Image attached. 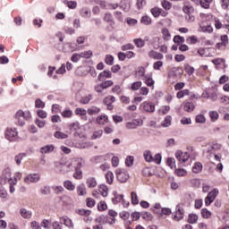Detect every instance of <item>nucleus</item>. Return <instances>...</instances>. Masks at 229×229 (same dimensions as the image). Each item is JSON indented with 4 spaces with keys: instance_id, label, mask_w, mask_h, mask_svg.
<instances>
[{
    "instance_id": "obj_63",
    "label": "nucleus",
    "mask_w": 229,
    "mask_h": 229,
    "mask_svg": "<svg viewBox=\"0 0 229 229\" xmlns=\"http://www.w3.org/2000/svg\"><path fill=\"white\" fill-rule=\"evenodd\" d=\"M81 17H89V15H90V11L87 8H82L81 10Z\"/></svg>"
},
{
    "instance_id": "obj_50",
    "label": "nucleus",
    "mask_w": 229,
    "mask_h": 229,
    "mask_svg": "<svg viewBox=\"0 0 229 229\" xmlns=\"http://www.w3.org/2000/svg\"><path fill=\"white\" fill-rule=\"evenodd\" d=\"M185 72L191 76V74H194V67L191 66V64H186L184 66Z\"/></svg>"
},
{
    "instance_id": "obj_35",
    "label": "nucleus",
    "mask_w": 229,
    "mask_h": 229,
    "mask_svg": "<svg viewBox=\"0 0 229 229\" xmlns=\"http://www.w3.org/2000/svg\"><path fill=\"white\" fill-rule=\"evenodd\" d=\"M182 12H184L186 15H190L191 13H194V7L191 5H184L182 7Z\"/></svg>"
},
{
    "instance_id": "obj_24",
    "label": "nucleus",
    "mask_w": 229,
    "mask_h": 229,
    "mask_svg": "<svg viewBox=\"0 0 229 229\" xmlns=\"http://www.w3.org/2000/svg\"><path fill=\"white\" fill-rule=\"evenodd\" d=\"M64 187L67 189V191H74L76 186L70 180L64 182Z\"/></svg>"
},
{
    "instance_id": "obj_36",
    "label": "nucleus",
    "mask_w": 229,
    "mask_h": 229,
    "mask_svg": "<svg viewBox=\"0 0 229 229\" xmlns=\"http://www.w3.org/2000/svg\"><path fill=\"white\" fill-rule=\"evenodd\" d=\"M106 182L109 183V185H112V183H114V173L107 172L106 174Z\"/></svg>"
},
{
    "instance_id": "obj_1",
    "label": "nucleus",
    "mask_w": 229,
    "mask_h": 229,
    "mask_svg": "<svg viewBox=\"0 0 229 229\" xmlns=\"http://www.w3.org/2000/svg\"><path fill=\"white\" fill-rule=\"evenodd\" d=\"M15 119L18 120V124L19 126H24V124H26L25 121H30V119H31V113H30V111H22V110H18L15 114Z\"/></svg>"
},
{
    "instance_id": "obj_7",
    "label": "nucleus",
    "mask_w": 229,
    "mask_h": 229,
    "mask_svg": "<svg viewBox=\"0 0 229 229\" xmlns=\"http://www.w3.org/2000/svg\"><path fill=\"white\" fill-rule=\"evenodd\" d=\"M12 178V170L10 168H5L2 175L0 176V183L1 185H5L8 183V181Z\"/></svg>"
},
{
    "instance_id": "obj_12",
    "label": "nucleus",
    "mask_w": 229,
    "mask_h": 229,
    "mask_svg": "<svg viewBox=\"0 0 229 229\" xmlns=\"http://www.w3.org/2000/svg\"><path fill=\"white\" fill-rule=\"evenodd\" d=\"M104 105H106L107 110H114V105L112 103H115V97L108 96L104 98Z\"/></svg>"
},
{
    "instance_id": "obj_16",
    "label": "nucleus",
    "mask_w": 229,
    "mask_h": 229,
    "mask_svg": "<svg viewBox=\"0 0 229 229\" xmlns=\"http://www.w3.org/2000/svg\"><path fill=\"white\" fill-rule=\"evenodd\" d=\"M98 81H103L105 78H112V72L108 70H105L98 74Z\"/></svg>"
},
{
    "instance_id": "obj_30",
    "label": "nucleus",
    "mask_w": 229,
    "mask_h": 229,
    "mask_svg": "<svg viewBox=\"0 0 229 229\" xmlns=\"http://www.w3.org/2000/svg\"><path fill=\"white\" fill-rule=\"evenodd\" d=\"M133 43L135 44L136 47L142 48L146 46L144 40L140 38L133 39Z\"/></svg>"
},
{
    "instance_id": "obj_49",
    "label": "nucleus",
    "mask_w": 229,
    "mask_h": 229,
    "mask_svg": "<svg viewBox=\"0 0 229 229\" xmlns=\"http://www.w3.org/2000/svg\"><path fill=\"white\" fill-rule=\"evenodd\" d=\"M103 135V130H98L93 133L91 136V139L93 140H96V139H101V136Z\"/></svg>"
},
{
    "instance_id": "obj_23",
    "label": "nucleus",
    "mask_w": 229,
    "mask_h": 229,
    "mask_svg": "<svg viewBox=\"0 0 229 229\" xmlns=\"http://www.w3.org/2000/svg\"><path fill=\"white\" fill-rule=\"evenodd\" d=\"M136 74L139 76V78H140V80H144L146 78V68L142 66L138 68Z\"/></svg>"
},
{
    "instance_id": "obj_25",
    "label": "nucleus",
    "mask_w": 229,
    "mask_h": 229,
    "mask_svg": "<svg viewBox=\"0 0 229 229\" xmlns=\"http://www.w3.org/2000/svg\"><path fill=\"white\" fill-rule=\"evenodd\" d=\"M201 216L204 219H210L212 217V212L204 208L201 209Z\"/></svg>"
},
{
    "instance_id": "obj_52",
    "label": "nucleus",
    "mask_w": 229,
    "mask_h": 229,
    "mask_svg": "<svg viewBox=\"0 0 229 229\" xmlns=\"http://www.w3.org/2000/svg\"><path fill=\"white\" fill-rule=\"evenodd\" d=\"M35 106L36 108H44L46 106V103H44L40 98H38L35 101Z\"/></svg>"
},
{
    "instance_id": "obj_9",
    "label": "nucleus",
    "mask_w": 229,
    "mask_h": 229,
    "mask_svg": "<svg viewBox=\"0 0 229 229\" xmlns=\"http://www.w3.org/2000/svg\"><path fill=\"white\" fill-rule=\"evenodd\" d=\"M175 210V216L173 217L174 221H182V219H183V215L185 214V209H183L182 205L178 204Z\"/></svg>"
},
{
    "instance_id": "obj_26",
    "label": "nucleus",
    "mask_w": 229,
    "mask_h": 229,
    "mask_svg": "<svg viewBox=\"0 0 229 229\" xmlns=\"http://www.w3.org/2000/svg\"><path fill=\"white\" fill-rule=\"evenodd\" d=\"M203 171V165L201 163L198 162L195 163V165L192 167V172L195 174L201 173Z\"/></svg>"
},
{
    "instance_id": "obj_33",
    "label": "nucleus",
    "mask_w": 229,
    "mask_h": 229,
    "mask_svg": "<svg viewBox=\"0 0 229 229\" xmlns=\"http://www.w3.org/2000/svg\"><path fill=\"white\" fill-rule=\"evenodd\" d=\"M172 117L171 115H167L165 116V120L162 123V126L163 128H169V126H171V121H172Z\"/></svg>"
},
{
    "instance_id": "obj_42",
    "label": "nucleus",
    "mask_w": 229,
    "mask_h": 229,
    "mask_svg": "<svg viewBox=\"0 0 229 229\" xmlns=\"http://www.w3.org/2000/svg\"><path fill=\"white\" fill-rule=\"evenodd\" d=\"M140 22L145 26H149V24H151V18L149 16H143L140 20Z\"/></svg>"
},
{
    "instance_id": "obj_19",
    "label": "nucleus",
    "mask_w": 229,
    "mask_h": 229,
    "mask_svg": "<svg viewBox=\"0 0 229 229\" xmlns=\"http://www.w3.org/2000/svg\"><path fill=\"white\" fill-rule=\"evenodd\" d=\"M87 186L89 189H94L98 186V182L96 181V178L94 177H89L86 181Z\"/></svg>"
},
{
    "instance_id": "obj_54",
    "label": "nucleus",
    "mask_w": 229,
    "mask_h": 229,
    "mask_svg": "<svg viewBox=\"0 0 229 229\" xmlns=\"http://www.w3.org/2000/svg\"><path fill=\"white\" fill-rule=\"evenodd\" d=\"M175 174L177 176H186L187 175V170L183 168H178L175 170Z\"/></svg>"
},
{
    "instance_id": "obj_21",
    "label": "nucleus",
    "mask_w": 229,
    "mask_h": 229,
    "mask_svg": "<svg viewBox=\"0 0 229 229\" xmlns=\"http://www.w3.org/2000/svg\"><path fill=\"white\" fill-rule=\"evenodd\" d=\"M114 198L112 199V201L114 205H117V203H121V201H124V195H119L117 192L114 193Z\"/></svg>"
},
{
    "instance_id": "obj_60",
    "label": "nucleus",
    "mask_w": 229,
    "mask_h": 229,
    "mask_svg": "<svg viewBox=\"0 0 229 229\" xmlns=\"http://www.w3.org/2000/svg\"><path fill=\"white\" fill-rule=\"evenodd\" d=\"M133 160H134V157L132 156L127 157L125 160V164L127 167H131V165H133Z\"/></svg>"
},
{
    "instance_id": "obj_27",
    "label": "nucleus",
    "mask_w": 229,
    "mask_h": 229,
    "mask_svg": "<svg viewBox=\"0 0 229 229\" xmlns=\"http://www.w3.org/2000/svg\"><path fill=\"white\" fill-rule=\"evenodd\" d=\"M188 223H190V225H196V223H198V215L190 214L188 217Z\"/></svg>"
},
{
    "instance_id": "obj_57",
    "label": "nucleus",
    "mask_w": 229,
    "mask_h": 229,
    "mask_svg": "<svg viewBox=\"0 0 229 229\" xmlns=\"http://www.w3.org/2000/svg\"><path fill=\"white\" fill-rule=\"evenodd\" d=\"M77 214H79V216H90L91 211L90 210H87V209H78L77 210Z\"/></svg>"
},
{
    "instance_id": "obj_40",
    "label": "nucleus",
    "mask_w": 229,
    "mask_h": 229,
    "mask_svg": "<svg viewBox=\"0 0 229 229\" xmlns=\"http://www.w3.org/2000/svg\"><path fill=\"white\" fill-rule=\"evenodd\" d=\"M54 137L55 139H67L69 137V135H67V134H65L62 131H57L55 132Z\"/></svg>"
},
{
    "instance_id": "obj_58",
    "label": "nucleus",
    "mask_w": 229,
    "mask_h": 229,
    "mask_svg": "<svg viewBox=\"0 0 229 229\" xmlns=\"http://www.w3.org/2000/svg\"><path fill=\"white\" fill-rule=\"evenodd\" d=\"M86 205L89 208H92V207H94V205H96V200H94V199H92V198H88L86 199Z\"/></svg>"
},
{
    "instance_id": "obj_32",
    "label": "nucleus",
    "mask_w": 229,
    "mask_h": 229,
    "mask_svg": "<svg viewBox=\"0 0 229 229\" xmlns=\"http://www.w3.org/2000/svg\"><path fill=\"white\" fill-rule=\"evenodd\" d=\"M194 103L192 102H186L183 106L185 112H192L194 110Z\"/></svg>"
},
{
    "instance_id": "obj_6",
    "label": "nucleus",
    "mask_w": 229,
    "mask_h": 229,
    "mask_svg": "<svg viewBox=\"0 0 229 229\" xmlns=\"http://www.w3.org/2000/svg\"><path fill=\"white\" fill-rule=\"evenodd\" d=\"M18 135L19 132L15 128H8L5 131V139H7V140H10V142L15 141L17 140Z\"/></svg>"
},
{
    "instance_id": "obj_45",
    "label": "nucleus",
    "mask_w": 229,
    "mask_h": 229,
    "mask_svg": "<svg viewBox=\"0 0 229 229\" xmlns=\"http://www.w3.org/2000/svg\"><path fill=\"white\" fill-rule=\"evenodd\" d=\"M143 40H144V44H146V42H149L148 44H151L153 46L154 42H159L160 41V38L155 37V38H152V40L149 41V37L146 36Z\"/></svg>"
},
{
    "instance_id": "obj_31",
    "label": "nucleus",
    "mask_w": 229,
    "mask_h": 229,
    "mask_svg": "<svg viewBox=\"0 0 229 229\" xmlns=\"http://www.w3.org/2000/svg\"><path fill=\"white\" fill-rule=\"evenodd\" d=\"M89 115H96L97 114H99L101 112V109L99 107L92 106L88 109Z\"/></svg>"
},
{
    "instance_id": "obj_34",
    "label": "nucleus",
    "mask_w": 229,
    "mask_h": 229,
    "mask_svg": "<svg viewBox=\"0 0 229 229\" xmlns=\"http://www.w3.org/2000/svg\"><path fill=\"white\" fill-rule=\"evenodd\" d=\"M97 123L98 124H106L108 123V116L106 115H100L97 118Z\"/></svg>"
},
{
    "instance_id": "obj_64",
    "label": "nucleus",
    "mask_w": 229,
    "mask_h": 229,
    "mask_svg": "<svg viewBox=\"0 0 229 229\" xmlns=\"http://www.w3.org/2000/svg\"><path fill=\"white\" fill-rule=\"evenodd\" d=\"M30 228H32V229H42V227L40 226V224H38V222H37V221H32L30 223Z\"/></svg>"
},
{
    "instance_id": "obj_8",
    "label": "nucleus",
    "mask_w": 229,
    "mask_h": 229,
    "mask_svg": "<svg viewBox=\"0 0 229 229\" xmlns=\"http://www.w3.org/2000/svg\"><path fill=\"white\" fill-rule=\"evenodd\" d=\"M175 157L180 162V164H185L189 158H191V156L187 152H183L182 150H177L175 152Z\"/></svg>"
},
{
    "instance_id": "obj_13",
    "label": "nucleus",
    "mask_w": 229,
    "mask_h": 229,
    "mask_svg": "<svg viewBox=\"0 0 229 229\" xmlns=\"http://www.w3.org/2000/svg\"><path fill=\"white\" fill-rule=\"evenodd\" d=\"M141 106H142L144 112H147L148 114H153V112H155V105H152L151 103L143 102L141 104Z\"/></svg>"
},
{
    "instance_id": "obj_55",
    "label": "nucleus",
    "mask_w": 229,
    "mask_h": 229,
    "mask_svg": "<svg viewBox=\"0 0 229 229\" xmlns=\"http://www.w3.org/2000/svg\"><path fill=\"white\" fill-rule=\"evenodd\" d=\"M105 62L107 65H114V57L110 55H106Z\"/></svg>"
},
{
    "instance_id": "obj_14",
    "label": "nucleus",
    "mask_w": 229,
    "mask_h": 229,
    "mask_svg": "<svg viewBox=\"0 0 229 229\" xmlns=\"http://www.w3.org/2000/svg\"><path fill=\"white\" fill-rule=\"evenodd\" d=\"M149 58H153V60H164V55L160 54L155 50H151L148 52Z\"/></svg>"
},
{
    "instance_id": "obj_43",
    "label": "nucleus",
    "mask_w": 229,
    "mask_h": 229,
    "mask_svg": "<svg viewBox=\"0 0 229 229\" xmlns=\"http://www.w3.org/2000/svg\"><path fill=\"white\" fill-rule=\"evenodd\" d=\"M140 216H142V219H145V221H151V219H153V215L149 212H143Z\"/></svg>"
},
{
    "instance_id": "obj_53",
    "label": "nucleus",
    "mask_w": 229,
    "mask_h": 229,
    "mask_svg": "<svg viewBox=\"0 0 229 229\" xmlns=\"http://www.w3.org/2000/svg\"><path fill=\"white\" fill-rule=\"evenodd\" d=\"M99 192H101L104 198H106V196H108V188H106V186H100Z\"/></svg>"
},
{
    "instance_id": "obj_20",
    "label": "nucleus",
    "mask_w": 229,
    "mask_h": 229,
    "mask_svg": "<svg viewBox=\"0 0 229 229\" xmlns=\"http://www.w3.org/2000/svg\"><path fill=\"white\" fill-rule=\"evenodd\" d=\"M140 124L139 120H134L126 123L127 130H136V128Z\"/></svg>"
},
{
    "instance_id": "obj_17",
    "label": "nucleus",
    "mask_w": 229,
    "mask_h": 229,
    "mask_svg": "<svg viewBox=\"0 0 229 229\" xmlns=\"http://www.w3.org/2000/svg\"><path fill=\"white\" fill-rule=\"evenodd\" d=\"M77 194L78 196H87V187L83 183L77 186Z\"/></svg>"
},
{
    "instance_id": "obj_46",
    "label": "nucleus",
    "mask_w": 229,
    "mask_h": 229,
    "mask_svg": "<svg viewBox=\"0 0 229 229\" xmlns=\"http://www.w3.org/2000/svg\"><path fill=\"white\" fill-rule=\"evenodd\" d=\"M150 12L155 17H160V14L162 13V9L155 7L152 8Z\"/></svg>"
},
{
    "instance_id": "obj_59",
    "label": "nucleus",
    "mask_w": 229,
    "mask_h": 229,
    "mask_svg": "<svg viewBox=\"0 0 229 229\" xmlns=\"http://www.w3.org/2000/svg\"><path fill=\"white\" fill-rule=\"evenodd\" d=\"M196 123H199L200 124H203L206 121L205 115L203 114H198L195 118Z\"/></svg>"
},
{
    "instance_id": "obj_56",
    "label": "nucleus",
    "mask_w": 229,
    "mask_h": 229,
    "mask_svg": "<svg viewBox=\"0 0 229 229\" xmlns=\"http://www.w3.org/2000/svg\"><path fill=\"white\" fill-rule=\"evenodd\" d=\"M80 55H81V58H90V56H92V51L91 50L84 51V52H81Z\"/></svg>"
},
{
    "instance_id": "obj_44",
    "label": "nucleus",
    "mask_w": 229,
    "mask_h": 229,
    "mask_svg": "<svg viewBox=\"0 0 229 229\" xmlns=\"http://www.w3.org/2000/svg\"><path fill=\"white\" fill-rule=\"evenodd\" d=\"M106 208H108V206L106 205V202L100 201L98 204V210H99V212H103V210H106Z\"/></svg>"
},
{
    "instance_id": "obj_5",
    "label": "nucleus",
    "mask_w": 229,
    "mask_h": 229,
    "mask_svg": "<svg viewBox=\"0 0 229 229\" xmlns=\"http://www.w3.org/2000/svg\"><path fill=\"white\" fill-rule=\"evenodd\" d=\"M219 194V190L214 189L211 191L208 196L205 198V205L206 207L210 206V204L214 203L216 200V198H217V195Z\"/></svg>"
},
{
    "instance_id": "obj_48",
    "label": "nucleus",
    "mask_w": 229,
    "mask_h": 229,
    "mask_svg": "<svg viewBox=\"0 0 229 229\" xmlns=\"http://www.w3.org/2000/svg\"><path fill=\"white\" fill-rule=\"evenodd\" d=\"M104 21H105V22H112L113 24H114V18L112 17V13H106L105 14Z\"/></svg>"
},
{
    "instance_id": "obj_39",
    "label": "nucleus",
    "mask_w": 229,
    "mask_h": 229,
    "mask_svg": "<svg viewBox=\"0 0 229 229\" xmlns=\"http://www.w3.org/2000/svg\"><path fill=\"white\" fill-rule=\"evenodd\" d=\"M162 35H163L164 40H170L171 39V33L169 32V30L163 29L162 30Z\"/></svg>"
},
{
    "instance_id": "obj_41",
    "label": "nucleus",
    "mask_w": 229,
    "mask_h": 229,
    "mask_svg": "<svg viewBox=\"0 0 229 229\" xmlns=\"http://www.w3.org/2000/svg\"><path fill=\"white\" fill-rule=\"evenodd\" d=\"M209 117L211 121L216 122L219 119V113H217V111H211L209 112Z\"/></svg>"
},
{
    "instance_id": "obj_18",
    "label": "nucleus",
    "mask_w": 229,
    "mask_h": 229,
    "mask_svg": "<svg viewBox=\"0 0 229 229\" xmlns=\"http://www.w3.org/2000/svg\"><path fill=\"white\" fill-rule=\"evenodd\" d=\"M20 214L23 219H31L32 213L31 211L26 209V208H21Z\"/></svg>"
},
{
    "instance_id": "obj_28",
    "label": "nucleus",
    "mask_w": 229,
    "mask_h": 229,
    "mask_svg": "<svg viewBox=\"0 0 229 229\" xmlns=\"http://www.w3.org/2000/svg\"><path fill=\"white\" fill-rule=\"evenodd\" d=\"M145 80V83L148 87H152V89H155V81H153V79L148 75L145 76L144 78Z\"/></svg>"
},
{
    "instance_id": "obj_38",
    "label": "nucleus",
    "mask_w": 229,
    "mask_h": 229,
    "mask_svg": "<svg viewBox=\"0 0 229 229\" xmlns=\"http://www.w3.org/2000/svg\"><path fill=\"white\" fill-rule=\"evenodd\" d=\"M90 101H92V95H89V96H86V97H82L81 98V103L82 105H89V103H90Z\"/></svg>"
},
{
    "instance_id": "obj_47",
    "label": "nucleus",
    "mask_w": 229,
    "mask_h": 229,
    "mask_svg": "<svg viewBox=\"0 0 229 229\" xmlns=\"http://www.w3.org/2000/svg\"><path fill=\"white\" fill-rule=\"evenodd\" d=\"M140 87H142V82L141 81H136V82H133L131 85V90H139V89H140Z\"/></svg>"
},
{
    "instance_id": "obj_61",
    "label": "nucleus",
    "mask_w": 229,
    "mask_h": 229,
    "mask_svg": "<svg viewBox=\"0 0 229 229\" xmlns=\"http://www.w3.org/2000/svg\"><path fill=\"white\" fill-rule=\"evenodd\" d=\"M61 115H63V117H72V111H71V109H65L64 111L62 112Z\"/></svg>"
},
{
    "instance_id": "obj_4",
    "label": "nucleus",
    "mask_w": 229,
    "mask_h": 229,
    "mask_svg": "<svg viewBox=\"0 0 229 229\" xmlns=\"http://www.w3.org/2000/svg\"><path fill=\"white\" fill-rule=\"evenodd\" d=\"M115 174L120 183H126V182H128V178H130V174H128V172L123 168H117L115 170Z\"/></svg>"
},
{
    "instance_id": "obj_15",
    "label": "nucleus",
    "mask_w": 229,
    "mask_h": 229,
    "mask_svg": "<svg viewBox=\"0 0 229 229\" xmlns=\"http://www.w3.org/2000/svg\"><path fill=\"white\" fill-rule=\"evenodd\" d=\"M60 223H61V225H64L68 228H73L74 227V224H72V220H71L67 216L61 217L60 218Z\"/></svg>"
},
{
    "instance_id": "obj_10",
    "label": "nucleus",
    "mask_w": 229,
    "mask_h": 229,
    "mask_svg": "<svg viewBox=\"0 0 229 229\" xmlns=\"http://www.w3.org/2000/svg\"><path fill=\"white\" fill-rule=\"evenodd\" d=\"M26 183H37L40 182V174H30L24 178Z\"/></svg>"
},
{
    "instance_id": "obj_37",
    "label": "nucleus",
    "mask_w": 229,
    "mask_h": 229,
    "mask_svg": "<svg viewBox=\"0 0 229 229\" xmlns=\"http://www.w3.org/2000/svg\"><path fill=\"white\" fill-rule=\"evenodd\" d=\"M131 199L132 205H139V197L137 196V193L135 191H132L131 193Z\"/></svg>"
},
{
    "instance_id": "obj_2",
    "label": "nucleus",
    "mask_w": 229,
    "mask_h": 229,
    "mask_svg": "<svg viewBox=\"0 0 229 229\" xmlns=\"http://www.w3.org/2000/svg\"><path fill=\"white\" fill-rule=\"evenodd\" d=\"M55 168L61 174H67L72 171V163L57 162L55 163Z\"/></svg>"
},
{
    "instance_id": "obj_29",
    "label": "nucleus",
    "mask_w": 229,
    "mask_h": 229,
    "mask_svg": "<svg viewBox=\"0 0 229 229\" xmlns=\"http://www.w3.org/2000/svg\"><path fill=\"white\" fill-rule=\"evenodd\" d=\"M24 157H26V153H20L14 157V160H15L17 165H21Z\"/></svg>"
},
{
    "instance_id": "obj_22",
    "label": "nucleus",
    "mask_w": 229,
    "mask_h": 229,
    "mask_svg": "<svg viewBox=\"0 0 229 229\" xmlns=\"http://www.w3.org/2000/svg\"><path fill=\"white\" fill-rule=\"evenodd\" d=\"M54 149H55V146H53V145H47V146L42 147L40 148V153H42V154L52 153V151H54Z\"/></svg>"
},
{
    "instance_id": "obj_3",
    "label": "nucleus",
    "mask_w": 229,
    "mask_h": 229,
    "mask_svg": "<svg viewBox=\"0 0 229 229\" xmlns=\"http://www.w3.org/2000/svg\"><path fill=\"white\" fill-rule=\"evenodd\" d=\"M144 159L147 162H155V164L160 165L162 162V156L160 154H156L155 157H153V154H151V151L145 150L143 153Z\"/></svg>"
},
{
    "instance_id": "obj_11",
    "label": "nucleus",
    "mask_w": 229,
    "mask_h": 229,
    "mask_svg": "<svg viewBox=\"0 0 229 229\" xmlns=\"http://www.w3.org/2000/svg\"><path fill=\"white\" fill-rule=\"evenodd\" d=\"M81 167H83V165L81 162H79L73 174V178H75V180H81V178H83V172L81 171Z\"/></svg>"
},
{
    "instance_id": "obj_62",
    "label": "nucleus",
    "mask_w": 229,
    "mask_h": 229,
    "mask_svg": "<svg viewBox=\"0 0 229 229\" xmlns=\"http://www.w3.org/2000/svg\"><path fill=\"white\" fill-rule=\"evenodd\" d=\"M185 21L188 22H194V21H196V17L194 16V13L186 14Z\"/></svg>"
},
{
    "instance_id": "obj_51",
    "label": "nucleus",
    "mask_w": 229,
    "mask_h": 229,
    "mask_svg": "<svg viewBox=\"0 0 229 229\" xmlns=\"http://www.w3.org/2000/svg\"><path fill=\"white\" fill-rule=\"evenodd\" d=\"M174 44H183V42H185V38L182 36H174Z\"/></svg>"
}]
</instances>
